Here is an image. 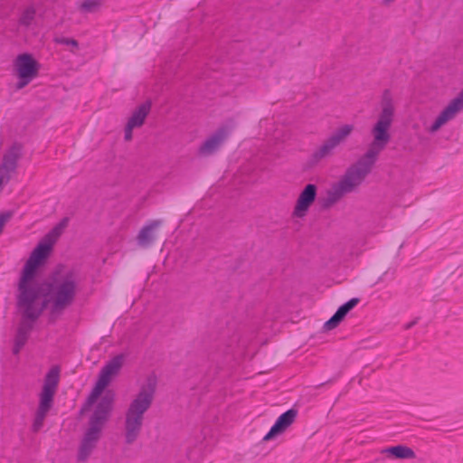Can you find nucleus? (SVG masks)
Returning <instances> with one entry per match:
<instances>
[{
  "instance_id": "aec40b11",
  "label": "nucleus",
  "mask_w": 463,
  "mask_h": 463,
  "mask_svg": "<svg viewBox=\"0 0 463 463\" xmlns=\"http://www.w3.org/2000/svg\"><path fill=\"white\" fill-rule=\"evenodd\" d=\"M35 16V9L33 6L27 7L20 16L19 24L29 26Z\"/></svg>"
},
{
  "instance_id": "4468645a",
  "label": "nucleus",
  "mask_w": 463,
  "mask_h": 463,
  "mask_svg": "<svg viewBox=\"0 0 463 463\" xmlns=\"http://www.w3.org/2000/svg\"><path fill=\"white\" fill-rule=\"evenodd\" d=\"M359 301L358 298H353L340 306L336 312L324 324V329L329 331L335 328Z\"/></svg>"
},
{
  "instance_id": "7ed1b4c3",
  "label": "nucleus",
  "mask_w": 463,
  "mask_h": 463,
  "mask_svg": "<svg viewBox=\"0 0 463 463\" xmlns=\"http://www.w3.org/2000/svg\"><path fill=\"white\" fill-rule=\"evenodd\" d=\"M114 397V392L111 390H108L90 415L88 427L78 448L77 460L79 462L87 461L97 448L102 437L103 430L109 420L113 409Z\"/></svg>"
},
{
  "instance_id": "393cba45",
  "label": "nucleus",
  "mask_w": 463,
  "mask_h": 463,
  "mask_svg": "<svg viewBox=\"0 0 463 463\" xmlns=\"http://www.w3.org/2000/svg\"><path fill=\"white\" fill-rule=\"evenodd\" d=\"M23 347L24 346L17 345V344L14 342V347H13V354H18Z\"/></svg>"
},
{
  "instance_id": "f3484780",
  "label": "nucleus",
  "mask_w": 463,
  "mask_h": 463,
  "mask_svg": "<svg viewBox=\"0 0 463 463\" xmlns=\"http://www.w3.org/2000/svg\"><path fill=\"white\" fill-rule=\"evenodd\" d=\"M382 454H387L394 458L405 459V458H414L416 457L413 449L407 446L398 445L393 447H389L382 449Z\"/></svg>"
},
{
  "instance_id": "a878e982",
  "label": "nucleus",
  "mask_w": 463,
  "mask_h": 463,
  "mask_svg": "<svg viewBox=\"0 0 463 463\" xmlns=\"http://www.w3.org/2000/svg\"><path fill=\"white\" fill-rule=\"evenodd\" d=\"M418 323V318L405 325V329H410Z\"/></svg>"
},
{
  "instance_id": "9d476101",
  "label": "nucleus",
  "mask_w": 463,
  "mask_h": 463,
  "mask_svg": "<svg viewBox=\"0 0 463 463\" xmlns=\"http://www.w3.org/2000/svg\"><path fill=\"white\" fill-rule=\"evenodd\" d=\"M463 109V90L453 99L449 105L439 113L433 124L430 127L429 131L437 132L443 125L452 120L457 113Z\"/></svg>"
},
{
  "instance_id": "f8f14e48",
  "label": "nucleus",
  "mask_w": 463,
  "mask_h": 463,
  "mask_svg": "<svg viewBox=\"0 0 463 463\" xmlns=\"http://www.w3.org/2000/svg\"><path fill=\"white\" fill-rule=\"evenodd\" d=\"M317 188L314 184H308L301 191L293 212L297 217L302 218L307 214L311 204L316 200Z\"/></svg>"
},
{
  "instance_id": "ddd939ff",
  "label": "nucleus",
  "mask_w": 463,
  "mask_h": 463,
  "mask_svg": "<svg viewBox=\"0 0 463 463\" xmlns=\"http://www.w3.org/2000/svg\"><path fill=\"white\" fill-rule=\"evenodd\" d=\"M298 415L296 409H289L282 413L276 420L269 431L264 436L263 440L268 441L278 435L282 434L294 421Z\"/></svg>"
},
{
  "instance_id": "dca6fc26",
  "label": "nucleus",
  "mask_w": 463,
  "mask_h": 463,
  "mask_svg": "<svg viewBox=\"0 0 463 463\" xmlns=\"http://www.w3.org/2000/svg\"><path fill=\"white\" fill-rule=\"evenodd\" d=\"M151 101L146 100V102L139 105L129 118L128 123L139 128L144 124V121L151 109Z\"/></svg>"
},
{
  "instance_id": "2eb2a0df",
  "label": "nucleus",
  "mask_w": 463,
  "mask_h": 463,
  "mask_svg": "<svg viewBox=\"0 0 463 463\" xmlns=\"http://www.w3.org/2000/svg\"><path fill=\"white\" fill-rule=\"evenodd\" d=\"M162 225L161 220H154L145 225L139 232L137 241L139 246L143 248L150 247L156 241L155 231Z\"/></svg>"
},
{
  "instance_id": "5701e85b",
  "label": "nucleus",
  "mask_w": 463,
  "mask_h": 463,
  "mask_svg": "<svg viewBox=\"0 0 463 463\" xmlns=\"http://www.w3.org/2000/svg\"><path fill=\"white\" fill-rule=\"evenodd\" d=\"M56 43L64 44V45H71L75 48L79 47V43L72 38H65V37L58 38V39H56Z\"/></svg>"
},
{
  "instance_id": "f257e3e1",
  "label": "nucleus",
  "mask_w": 463,
  "mask_h": 463,
  "mask_svg": "<svg viewBox=\"0 0 463 463\" xmlns=\"http://www.w3.org/2000/svg\"><path fill=\"white\" fill-rule=\"evenodd\" d=\"M30 276L27 269L24 275L20 276L17 285L16 307L21 319L14 342L20 346L26 344L49 302H52L51 316L60 315L73 303L77 294L78 275L71 269L57 267L44 284L30 280Z\"/></svg>"
},
{
  "instance_id": "b1692460",
  "label": "nucleus",
  "mask_w": 463,
  "mask_h": 463,
  "mask_svg": "<svg viewBox=\"0 0 463 463\" xmlns=\"http://www.w3.org/2000/svg\"><path fill=\"white\" fill-rule=\"evenodd\" d=\"M136 127L127 123L126 125V128H125V135H124V139L126 141H130L132 139V131H133V128H135Z\"/></svg>"
},
{
  "instance_id": "1a4fd4ad",
  "label": "nucleus",
  "mask_w": 463,
  "mask_h": 463,
  "mask_svg": "<svg viewBox=\"0 0 463 463\" xmlns=\"http://www.w3.org/2000/svg\"><path fill=\"white\" fill-rule=\"evenodd\" d=\"M233 125H222L218 128L199 147L201 156H208L217 152L229 137Z\"/></svg>"
},
{
  "instance_id": "412c9836",
  "label": "nucleus",
  "mask_w": 463,
  "mask_h": 463,
  "mask_svg": "<svg viewBox=\"0 0 463 463\" xmlns=\"http://www.w3.org/2000/svg\"><path fill=\"white\" fill-rule=\"evenodd\" d=\"M101 3L102 0H85L81 3L80 9L82 12L93 13L101 5Z\"/></svg>"
},
{
  "instance_id": "bb28decb",
  "label": "nucleus",
  "mask_w": 463,
  "mask_h": 463,
  "mask_svg": "<svg viewBox=\"0 0 463 463\" xmlns=\"http://www.w3.org/2000/svg\"><path fill=\"white\" fill-rule=\"evenodd\" d=\"M335 381V378L333 379H329L327 380L326 382H324V383H318L317 385L315 386V388H319L321 386H324L325 384L326 383H333Z\"/></svg>"
},
{
  "instance_id": "6e6552de",
  "label": "nucleus",
  "mask_w": 463,
  "mask_h": 463,
  "mask_svg": "<svg viewBox=\"0 0 463 463\" xmlns=\"http://www.w3.org/2000/svg\"><path fill=\"white\" fill-rule=\"evenodd\" d=\"M14 67L19 79L16 83V89L21 90L38 75L40 64L31 54L23 53L16 57Z\"/></svg>"
},
{
  "instance_id": "39448f33",
  "label": "nucleus",
  "mask_w": 463,
  "mask_h": 463,
  "mask_svg": "<svg viewBox=\"0 0 463 463\" xmlns=\"http://www.w3.org/2000/svg\"><path fill=\"white\" fill-rule=\"evenodd\" d=\"M69 218L64 217L45 237L39 244L33 249L29 259L26 260L21 276H24L26 269L31 272L30 280L36 281L38 269L43 266L48 258L52 245L56 239L61 234L62 231L68 226Z\"/></svg>"
},
{
  "instance_id": "9b49d317",
  "label": "nucleus",
  "mask_w": 463,
  "mask_h": 463,
  "mask_svg": "<svg viewBox=\"0 0 463 463\" xmlns=\"http://www.w3.org/2000/svg\"><path fill=\"white\" fill-rule=\"evenodd\" d=\"M23 146L14 142L12 146L4 154L3 162L0 165V174L4 176H11L16 171L18 160L22 157Z\"/></svg>"
},
{
  "instance_id": "423d86ee",
  "label": "nucleus",
  "mask_w": 463,
  "mask_h": 463,
  "mask_svg": "<svg viewBox=\"0 0 463 463\" xmlns=\"http://www.w3.org/2000/svg\"><path fill=\"white\" fill-rule=\"evenodd\" d=\"M125 354H117L109 362H107L106 364L101 368L99 373L98 381L96 382L93 389L91 390L86 402L80 411V414H83L85 411H89L90 408L97 402L99 397L111 382L112 378L119 373L123 366Z\"/></svg>"
},
{
  "instance_id": "6ab92c4d",
  "label": "nucleus",
  "mask_w": 463,
  "mask_h": 463,
  "mask_svg": "<svg viewBox=\"0 0 463 463\" xmlns=\"http://www.w3.org/2000/svg\"><path fill=\"white\" fill-rule=\"evenodd\" d=\"M56 392L48 388L42 390L40 393V402L38 409L49 411L53 404V397Z\"/></svg>"
},
{
  "instance_id": "0eeeda50",
  "label": "nucleus",
  "mask_w": 463,
  "mask_h": 463,
  "mask_svg": "<svg viewBox=\"0 0 463 463\" xmlns=\"http://www.w3.org/2000/svg\"><path fill=\"white\" fill-rule=\"evenodd\" d=\"M354 130L353 125H344L337 128L328 138H326L310 156L311 165H317L322 160L334 155L335 149L345 140Z\"/></svg>"
},
{
  "instance_id": "f03ea898",
  "label": "nucleus",
  "mask_w": 463,
  "mask_h": 463,
  "mask_svg": "<svg viewBox=\"0 0 463 463\" xmlns=\"http://www.w3.org/2000/svg\"><path fill=\"white\" fill-rule=\"evenodd\" d=\"M382 110L378 120L372 128L373 139L364 155L350 165L341 179L327 191L326 198L322 206L328 208L338 202L345 194L354 191L371 173L377 161L379 154L386 147L391 140L389 129L394 117V107L389 90L383 93L381 101Z\"/></svg>"
},
{
  "instance_id": "a211bd4d",
  "label": "nucleus",
  "mask_w": 463,
  "mask_h": 463,
  "mask_svg": "<svg viewBox=\"0 0 463 463\" xmlns=\"http://www.w3.org/2000/svg\"><path fill=\"white\" fill-rule=\"evenodd\" d=\"M60 380V369L57 366L52 367L45 375L43 389L48 388L49 390L56 392Z\"/></svg>"
},
{
  "instance_id": "cd10ccee",
  "label": "nucleus",
  "mask_w": 463,
  "mask_h": 463,
  "mask_svg": "<svg viewBox=\"0 0 463 463\" xmlns=\"http://www.w3.org/2000/svg\"><path fill=\"white\" fill-rule=\"evenodd\" d=\"M393 1H394V0H383V2H384L385 4H387V5H388V4H390V3H392V2H393Z\"/></svg>"
},
{
  "instance_id": "4be33fe9",
  "label": "nucleus",
  "mask_w": 463,
  "mask_h": 463,
  "mask_svg": "<svg viewBox=\"0 0 463 463\" xmlns=\"http://www.w3.org/2000/svg\"><path fill=\"white\" fill-rule=\"evenodd\" d=\"M47 413V411L37 409L35 418L33 423V430L34 432H37L41 430Z\"/></svg>"
},
{
  "instance_id": "20e7f679",
  "label": "nucleus",
  "mask_w": 463,
  "mask_h": 463,
  "mask_svg": "<svg viewBox=\"0 0 463 463\" xmlns=\"http://www.w3.org/2000/svg\"><path fill=\"white\" fill-rule=\"evenodd\" d=\"M157 379L155 374L146 377L138 392L131 401L125 415V442L133 444L139 437L144 415L151 407L156 391Z\"/></svg>"
}]
</instances>
